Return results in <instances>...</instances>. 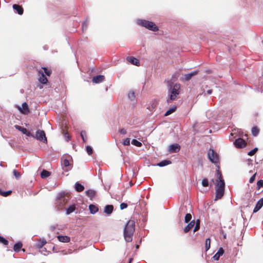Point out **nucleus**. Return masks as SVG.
I'll list each match as a JSON object with an SVG mask.
<instances>
[{
  "label": "nucleus",
  "mask_w": 263,
  "mask_h": 263,
  "mask_svg": "<svg viewBox=\"0 0 263 263\" xmlns=\"http://www.w3.org/2000/svg\"><path fill=\"white\" fill-rule=\"evenodd\" d=\"M135 222L134 220H129L127 221L123 230V235L126 242H131L133 240V235L135 232Z\"/></svg>",
  "instance_id": "f257e3e1"
},
{
  "label": "nucleus",
  "mask_w": 263,
  "mask_h": 263,
  "mask_svg": "<svg viewBox=\"0 0 263 263\" xmlns=\"http://www.w3.org/2000/svg\"><path fill=\"white\" fill-rule=\"evenodd\" d=\"M172 82L170 81H167L168 86V97L166 100L168 103H170L171 101L176 99L177 96L179 94V89L180 88V85L179 83H176L172 85Z\"/></svg>",
  "instance_id": "f03ea898"
},
{
  "label": "nucleus",
  "mask_w": 263,
  "mask_h": 263,
  "mask_svg": "<svg viewBox=\"0 0 263 263\" xmlns=\"http://www.w3.org/2000/svg\"><path fill=\"white\" fill-rule=\"evenodd\" d=\"M136 22L138 25L144 27L149 30L153 31H157L158 30V27L153 22L145 20L138 19Z\"/></svg>",
  "instance_id": "7ed1b4c3"
},
{
  "label": "nucleus",
  "mask_w": 263,
  "mask_h": 263,
  "mask_svg": "<svg viewBox=\"0 0 263 263\" xmlns=\"http://www.w3.org/2000/svg\"><path fill=\"white\" fill-rule=\"evenodd\" d=\"M70 198L68 196L66 195L64 193L59 194L57 199V205L59 210L62 209L68 202Z\"/></svg>",
  "instance_id": "20e7f679"
},
{
  "label": "nucleus",
  "mask_w": 263,
  "mask_h": 263,
  "mask_svg": "<svg viewBox=\"0 0 263 263\" xmlns=\"http://www.w3.org/2000/svg\"><path fill=\"white\" fill-rule=\"evenodd\" d=\"M217 173V179H216V184L215 185V187L219 188V189H223L225 188V182L224 180L222 178V176L221 173L219 170L216 171Z\"/></svg>",
  "instance_id": "39448f33"
},
{
  "label": "nucleus",
  "mask_w": 263,
  "mask_h": 263,
  "mask_svg": "<svg viewBox=\"0 0 263 263\" xmlns=\"http://www.w3.org/2000/svg\"><path fill=\"white\" fill-rule=\"evenodd\" d=\"M207 155L208 159L213 163L216 164L219 162L218 155L215 153L213 149H210Z\"/></svg>",
  "instance_id": "423d86ee"
},
{
  "label": "nucleus",
  "mask_w": 263,
  "mask_h": 263,
  "mask_svg": "<svg viewBox=\"0 0 263 263\" xmlns=\"http://www.w3.org/2000/svg\"><path fill=\"white\" fill-rule=\"evenodd\" d=\"M33 138L43 142L44 143H47V139L46 137L45 133L44 130L39 129L37 130L35 133V135Z\"/></svg>",
  "instance_id": "0eeeda50"
},
{
  "label": "nucleus",
  "mask_w": 263,
  "mask_h": 263,
  "mask_svg": "<svg viewBox=\"0 0 263 263\" xmlns=\"http://www.w3.org/2000/svg\"><path fill=\"white\" fill-rule=\"evenodd\" d=\"M14 127L15 128V129H16L18 130L21 132L23 134L25 135L27 137H34V135L33 134H31L26 128H24L23 126H19V125H15L14 126Z\"/></svg>",
  "instance_id": "6e6552de"
},
{
  "label": "nucleus",
  "mask_w": 263,
  "mask_h": 263,
  "mask_svg": "<svg viewBox=\"0 0 263 263\" xmlns=\"http://www.w3.org/2000/svg\"><path fill=\"white\" fill-rule=\"evenodd\" d=\"M234 144L237 148H242L246 146V142L243 139L238 138L234 142Z\"/></svg>",
  "instance_id": "1a4fd4ad"
},
{
  "label": "nucleus",
  "mask_w": 263,
  "mask_h": 263,
  "mask_svg": "<svg viewBox=\"0 0 263 263\" xmlns=\"http://www.w3.org/2000/svg\"><path fill=\"white\" fill-rule=\"evenodd\" d=\"M22 107H18L19 111L24 115H27L30 112L29 108L27 102L22 103Z\"/></svg>",
  "instance_id": "9d476101"
},
{
  "label": "nucleus",
  "mask_w": 263,
  "mask_h": 263,
  "mask_svg": "<svg viewBox=\"0 0 263 263\" xmlns=\"http://www.w3.org/2000/svg\"><path fill=\"white\" fill-rule=\"evenodd\" d=\"M180 149V146L179 144L175 143L171 144L168 148V152L170 153H178Z\"/></svg>",
  "instance_id": "9b49d317"
},
{
  "label": "nucleus",
  "mask_w": 263,
  "mask_h": 263,
  "mask_svg": "<svg viewBox=\"0 0 263 263\" xmlns=\"http://www.w3.org/2000/svg\"><path fill=\"white\" fill-rule=\"evenodd\" d=\"M215 190L216 192L215 200H217L218 199L221 198V197L223 196L224 193V189L215 187Z\"/></svg>",
  "instance_id": "f8f14e48"
},
{
  "label": "nucleus",
  "mask_w": 263,
  "mask_h": 263,
  "mask_svg": "<svg viewBox=\"0 0 263 263\" xmlns=\"http://www.w3.org/2000/svg\"><path fill=\"white\" fill-rule=\"evenodd\" d=\"M39 73L41 74L38 79L39 82L42 84H46L48 82V80L44 75L43 71L42 70H39Z\"/></svg>",
  "instance_id": "ddd939ff"
},
{
  "label": "nucleus",
  "mask_w": 263,
  "mask_h": 263,
  "mask_svg": "<svg viewBox=\"0 0 263 263\" xmlns=\"http://www.w3.org/2000/svg\"><path fill=\"white\" fill-rule=\"evenodd\" d=\"M105 79V77L103 75H97L92 78V82L95 83H99L103 82Z\"/></svg>",
  "instance_id": "4468645a"
},
{
  "label": "nucleus",
  "mask_w": 263,
  "mask_h": 263,
  "mask_svg": "<svg viewBox=\"0 0 263 263\" xmlns=\"http://www.w3.org/2000/svg\"><path fill=\"white\" fill-rule=\"evenodd\" d=\"M57 238L59 241L64 243L68 242L70 240V237L66 235H58Z\"/></svg>",
  "instance_id": "2eb2a0df"
},
{
  "label": "nucleus",
  "mask_w": 263,
  "mask_h": 263,
  "mask_svg": "<svg viewBox=\"0 0 263 263\" xmlns=\"http://www.w3.org/2000/svg\"><path fill=\"white\" fill-rule=\"evenodd\" d=\"M127 60L134 65L139 66L140 64L139 60L133 57H128Z\"/></svg>",
  "instance_id": "dca6fc26"
},
{
  "label": "nucleus",
  "mask_w": 263,
  "mask_h": 263,
  "mask_svg": "<svg viewBox=\"0 0 263 263\" xmlns=\"http://www.w3.org/2000/svg\"><path fill=\"white\" fill-rule=\"evenodd\" d=\"M114 210V206L112 205L108 204L104 206V212L107 215H110Z\"/></svg>",
  "instance_id": "f3484780"
},
{
  "label": "nucleus",
  "mask_w": 263,
  "mask_h": 263,
  "mask_svg": "<svg viewBox=\"0 0 263 263\" xmlns=\"http://www.w3.org/2000/svg\"><path fill=\"white\" fill-rule=\"evenodd\" d=\"M171 163H172V161L171 160H168V159H165V160H163L158 162L155 165L158 166L159 167H164V166H165L169 164H171Z\"/></svg>",
  "instance_id": "a211bd4d"
},
{
  "label": "nucleus",
  "mask_w": 263,
  "mask_h": 263,
  "mask_svg": "<svg viewBox=\"0 0 263 263\" xmlns=\"http://www.w3.org/2000/svg\"><path fill=\"white\" fill-rule=\"evenodd\" d=\"M12 7L19 15H22L23 14L24 10L21 6L18 4H13Z\"/></svg>",
  "instance_id": "6ab92c4d"
},
{
  "label": "nucleus",
  "mask_w": 263,
  "mask_h": 263,
  "mask_svg": "<svg viewBox=\"0 0 263 263\" xmlns=\"http://www.w3.org/2000/svg\"><path fill=\"white\" fill-rule=\"evenodd\" d=\"M198 73V70H195L194 71H192L190 73H187V74H185L184 75V79L185 81H189L191 79V78H192V77L195 76L196 74H197V73Z\"/></svg>",
  "instance_id": "aec40b11"
},
{
  "label": "nucleus",
  "mask_w": 263,
  "mask_h": 263,
  "mask_svg": "<svg viewBox=\"0 0 263 263\" xmlns=\"http://www.w3.org/2000/svg\"><path fill=\"white\" fill-rule=\"evenodd\" d=\"M224 253V250L222 248H220L217 253L213 256V258L215 260H218L219 257Z\"/></svg>",
  "instance_id": "412c9836"
},
{
  "label": "nucleus",
  "mask_w": 263,
  "mask_h": 263,
  "mask_svg": "<svg viewBox=\"0 0 263 263\" xmlns=\"http://www.w3.org/2000/svg\"><path fill=\"white\" fill-rule=\"evenodd\" d=\"M195 225V221L192 220L188 223L183 229L185 233H187Z\"/></svg>",
  "instance_id": "4be33fe9"
},
{
  "label": "nucleus",
  "mask_w": 263,
  "mask_h": 263,
  "mask_svg": "<svg viewBox=\"0 0 263 263\" xmlns=\"http://www.w3.org/2000/svg\"><path fill=\"white\" fill-rule=\"evenodd\" d=\"M47 243L46 240L45 238L41 239L40 240L37 241L36 242V247L38 249H42L43 246Z\"/></svg>",
  "instance_id": "5701e85b"
},
{
  "label": "nucleus",
  "mask_w": 263,
  "mask_h": 263,
  "mask_svg": "<svg viewBox=\"0 0 263 263\" xmlns=\"http://www.w3.org/2000/svg\"><path fill=\"white\" fill-rule=\"evenodd\" d=\"M89 210L90 214H95L98 211V208L95 204H90L89 205Z\"/></svg>",
  "instance_id": "b1692460"
},
{
  "label": "nucleus",
  "mask_w": 263,
  "mask_h": 263,
  "mask_svg": "<svg viewBox=\"0 0 263 263\" xmlns=\"http://www.w3.org/2000/svg\"><path fill=\"white\" fill-rule=\"evenodd\" d=\"M87 196L92 199L96 195V191L93 190H88L85 192Z\"/></svg>",
  "instance_id": "393cba45"
},
{
  "label": "nucleus",
  "mask_w": 263,
  "mask_h": 263,
  "mask_svg": "<svg viewBox=\"0 0 263 263\" xmlns=\"http://www.w3.org/2000/svg\"><path fill=\"white\" fill-rule=\"evenodd\" d=\"M74 188L78 192H81L84 190V186L79 182H76L74 185Z\"/></svg>",
  "instance_id": "a878e982"
},
{
  "label": "nucleus",
  "mask_w": 263,
  "mask_h": 263,
  "mask_svg": "<svg viewBox=\"0 0 263 263\" xmlns=\"http://www.w3.org/2000/svg\"><path fill=\"white\" fill-rule=\"evenodd\" d=\"M23 245L22 243L20 241L15 243L13 246V250L16 252H18L20 251L21 248H22Z\"/></svg>",
  "instance_id": "bb28decb"
},
{
  "label": "nucleus",
  "mask_w": 263,
  "mask_h": 263,
  "mask_svg": "<svg viewBox=\"0 0 263 263\" xmlns=\"http://www.w3.org/2000/svg\"><path fill=\"white\" fill-rule=\"evenodd\" d=\"M75 209H76V207H75L74 205H73V204L70 205L69 206H68V207L66 209V214L67 215L70 214L71 213H72L74 211Z\"/></svg>",
  "instance_id": "cd10ccee"
},
{
  "label": "nucleus",
  "mask_w": 263,
  "mask_h": 263,
  "mask_svg": "<svg viewBox=\"0 0 263 263\" xmlns=\"http://www.w3.org/2000/svg\"><path fill=\"white\" fill-rule=\"evenodd\" d=\"M50 172L44 169L41 172L40 175L41 178H46L50 175Z\"/></svg>",
  "instance_id": "c85d7f7f"
},
{
  "label": "nucleus",
  "mask_w": 263,
  "mask_h": 263,
  "mask_svg": "<svg viewBox=\"0 0 263 263\" xmlns=\"http://www.w3.org/2000/svg\"><path fill=\"white\" fill-rule=\"evenodd\" d=\"M176 109H177L176 106L175 105V106H173L172 107L170 108L169 109H168L165 112L164 116H167L172 114V113H173L174 112H175L176 111Z\"/></svg>",
  "instance_id": "c756f323"
},
{
  "label": "nucleus",
  "mask_w": 263,
  "mask_h": 263,
  "mask_svg": "<svg viewBox=\"0 0 263 263\" xmlns=\"http://www.w3.org/2000/svg\"><path fill=\"white\" fill-rule=\"evenodd\" d=\"M88 25V20L87 18H86L85 20H84L83 22V23L82 24V28L83 31H84V30H86L87 29Z\"/></svg>",
  "instance_id": "7c9ffc66"
},
{
  "label": "nucleus",
  "mask_w": 263,
  "mask_h": 263,
  "mask_svg": "<svg viewBox=\"0 0 263 263\" xmlns=\"http://www.w3.org/2000/svg\"><path fill=\"white\" fill-rule=\"evenodd\" d=\"M12 193V191L9 190L7 191H3L1 189H0V195L4 197H7L10 195Z\"/></svg>",
  "instance_id": "2f4dec72"
},
{
  "label": "nucleus",
  "mask_w": 263,
  "mask_h": 263,
  "mask_svg": "<svg viewBox=\"0 0 263 263\" xmlns=\"http://www.w3.org/2000/svg\"><path fill=\"white\" fill-rule=\"evenodd\" d=\"M210 243H211V239L209 238H206L205 239V251H207L210 248Z\"/></svg>",
  "instance_id": "473e14b6"
},
{
  "label": "nucleus",
  "mask_w": 263,
  "mask_h": 263,
  "mask_svg": "<svg viewBox=\"0 0 263 263\" xmlns=\"http://www.w3.org/2000/svg\"><path fill=\"white\" fill-rule=\"evenodd\" d=\"M252 133L254 136H256L259 133V129L256 126L252 128Z\"/></svg>",
  "instance_id": "72a5a7b5"
},
{
  "label": "nucleus",
  "mask_w": 263,
  "mask_h": 263,
  "mask_svg": "<svg viewBox=\"0 0 263 263\" xmlns=\"http://www.w3.org/2000/svg\"><path fill=\"white\" fill-rule=\"evenodd\" d=\"M80 136L81 137V138L84 142H86L87 140L86 138V132L84 130L81 131L80 133Z\"/></svg>",
  "instance_id": "f704fd0d"
},
{
  "label": "nucleus",
  "mask_w": 263,
  "mask_h": 263,
  "mask_svg": "<svg viewBox=\"0 0 263 263\" xmlns=\"http://www.w3.org/2000/svg\"><path fill=\"white\" fill-rule=\"evenodd\" d=\"M131 143L133 145L137 147H140L142 145V143L136 139H133Z\"/></svg>",
  "instance_id": "c9c22d12"
},
{
  "label": "nucleus",
  "mask_w": 263,
  "mask_h": 263,
  "mask_svg": "<svg viewBox=\"0 0 263 263\" xmlns=\"http://www.w3.org/2000/svg\"><path fill=\"white\" fill-rule=\"evenodd\" d=\"M194 226V232H196L200 229V220L198 219L197 220L196 222H195Z\"/></svg>",
  "instance_id": "e433bc0d"
},
{
  "label": "nucleus",
  "mask_w": 263,
  "mask_h": 263,
  "mask_svg": "<svg viewBox=\"0 0 263 263\" xmlns=\"http://www.w3.org/2000/svg\"><path fill=\"white\" fill-rule=\"evenodd\" d=\"M192 219V215L190 213H187L185 215V218H184V222L185 223H188L191 221Z\"/></svg>",
  "instance_id": "4c0bfd02"
},
{
  "label": "nucleus",
  "mask_w": 263,
  "mask_h": 263,
  "mask_svg": "<svg viewBox=\"0 0 263 263\" xmlns=\"http://www.w3.org/2000/svg\"><path fill=\"white\" fill-rule=\"evenodd\" d=\"M0 243L4 245H7L9 242L5 238L0 235Z\"/></svg>",
  "instance_id": "58836bf2"
},
{
  "label": "nucleus",
  "mask_w": 263,
  "mask_h": 263,
  "mask_svg": "<svg viewBox=\"0 0 263 263\" xmlns=\"http://www.w3.org/2000/svg\"><path fill=\"white\" fill-rule=\"evenodd\" d=\"M128 98L130 100H134L135 98V94L133 91H129L128 93Z\"/></svg>",
  "instance_id": "ea45409f"
},
{
  "label": "nucleus",
  "mask_w": 263,
  "mask_h": 263,
  "mask_svg": "<svg viewBox=\"0 0 263 263\" xmlns=\"http://www.w3.org/2000/svg\"><path fill=\"white\" fill-rule=\"evenodd\" d=\"M202 185L204 187H207L209 185V180L207 178H204L202 179L201 182Z\"/></svg>",
  "instance_id": "a19ab883"
},
{
  "label": "nucleus",
  "mask_w": 263,
  "mask_h": 263,
  "mask_svg": "<svg viewBox=\"0 0 263 263\" xmlns=\"http://www.w3.org/2000/svg\"><path fill=\"white\" fill-rule=\"evenodd\" d=\"M86 150L88 155H91L93 153V149L89 145L86 146Z\"/></svg>",
  "instance_id": "79ce46f5"
},
{
  "label": "nucleus",
  "mask_w": 263,
  "mask_h": 263,
  "mask_svg": "<svg viewBox=\"0 0 263 263\" xmlns=\"http://www.w3.org/2000/svg\"><path fill=\"white\" fill-rule=\"evenodd\" d=\"M256 205L261 209L263 206V197L260 198L256 203Z\"/></svg>",
  "instance_id": "37998d69"
},
{
  "label": "nucleus",
  "mask_w": 263,
  "mask_h": 263,
  "mask_svg": "<svg viewBox=\"0 0 263 263\" xmlns=\"http://www.w3.org/2000/svg\"><path fill=\"white\" fill-rule=\"evenodd\" d=\"M263 187V180H259L257 182V190H259L261 187Z\"/></svg>",
  "instance_id": "c03bdc74"
},
{
  "label": "nucleus",
  "mask_w": 263,
  "mask_h": 263,
  "mask_svg": "<svg viewBox=\"0 0 263 263\" xmlns=\"http://www.w3.org/2000/svg\"><path fill=\"white\" fill-rule=\"evenodd\" d=\"M42 68L44 69L43 72H44L46 76H50V74H51V71L50 70H49L46 67H43Z\"/></svg>",
  "instance_id": "a18cd8bd"
},
{
  "label": "nucleus",
  "mask_w": 263,
  "mask_h": 263,
  "mask_svg": "<svg viewBox=\"0 0 263 263\" xmlns=\"http://www.w3.org/2000/svg\"><path fill=\"white\" fill-rule=\"evenodd\" d=\"M62 165H63L65 167H67L69 166L70 163H69V160L67 159H64L63 163H62Z\"/></svg>",
  "instance_id": "49530a36"
},
{
  "label": "nucleus",
  "mask_w": 263,
  "mask_h": 263,
  "mask_svg": "<svg viewBox=\"0 0 263 263\" xmlns=\"http://www.w3.org/2000/svg\"><path fill=\"white\" fill-rule=\"evenodd\" d=\"M13 174L17 179H18L21 177V174L18 172L16 170L13 171Z\"/></svg>",
  "instance_id": "de8ad7c7"
},
{
  "label": "nucleus",
  "mask_w": 263,
  "mask_h": 263,
  "mask_svg": "<svg viewBox=\"0 0 263 263\" xmlns=\"http://www.w3.org/2000/svg\"><path fill=\"white\" fill-rule=\"evenodd\" d=\"M258 148L257 147L254 148L253 149L249 152L248 155L249 156H253L255 154V153L257 151Z\"/></svg>",
  "instance_id": "09e8293b"
},
{
  "label": "nucleus",
  "mask_w": 263,
  "mask_h": 263,
  "mask_svg": "<svg viewBox=\"0 0 263 263\" xmlns=\"http://www.w3.org/2000/svg\"><path fill=\"white\" fill-rule=\"evenodd\" d=\"M123 144L125 146L129 145L130 144V139L128 138L125 139L123 142Z\"/></svg>",
  "instance_id": "8fccbe9b"
},
{
  "label": "nucleus",
  "mask_w": 263,
  "mask_h": 263,
  "mask_svg": "<svg viewBox=\"0 0 263 263\" xmlns=\"http://www.w3.org/2000/svg\"><path fill=\"white\" fill-rule=\"evenodd\" d=\"M120 207L121 210H124L127 207V204L125 202H122L120 204Z\"/></svg>",
  "instance_id": "3c124183"
},
{
  "label": "nucleus",
  "mask_w": 263,
  "mask_h": 263,
  "mask_svg": "<svg viewBox=\"0 0 263 263\" xmlns=\"http://www.w3.org/2000/svg\"><path fill=\"white\" fill-rule=\"evenodd\" d=\"M256 174L255 173L251 177V178H250V180H249L250 183H252L254 181V180L255 179Z\"/></svg>",
  "instance_id": "603ef678"
},
{
  "label": "nucleus",
  "mask_w": 263,
  "mask_h": 263,
  "mask_svg": "<svg viewBox=\"0 0 263 263\" xmlns=\"http://www.w3.org/2000/svg\"><path fill=\"white\" fill-rule=\"evenodd\" d=\"M64 138H65V140L67 141H68L70 140V136H69V135L67 133H65L64 134Z\"/></svg>",
  "instance_id": "864d4df0"
},
{
  "label": "nucleus",
  "mask_w": 263,
  "mask_h": 263,
  "mask_svg": "<svg viewBox=\"0 0 263 263\" xmlns=\"http://www.w3.org/2000/svg\"><path fill=\"white\" fill-rule=\"evenodd\" d=\"M119 132L122 135H125L126 134V130L124 128L119 129Z\"/></svg>",
  "instance_id": "5fc2aeb1"
},
{
  "label": "nucleus",
  "mask_w": 263,
  "mask_h": 263,
  "mask_svg": "<svg viewBox=\"0 0 263 263\" xmlns=\"http://www.w3.org/2000/svg\"><path fill=\"white\" fill-rule=\"evenodd\" d=\"M260 209L259 207H257L256 205L253 210V213L257 212Z\"/></svg>",
  "instance_id": "6e6d98bb"
},
{
  "label": "nucleus",
  "mask_w": 263,
  "mask_h": 263,
  "mask_svg": "<svg viewBox=\"0 0 263 263\" xmlns=\"http://www.w3.org/2000/svg\"><path fill=\"white\" fill-rule=\"evenodd\" d=\"M212 93V89H209L206 91V93H205L204 95L205 94L208 95H211Z\"/></svg>",
  "instance_id": "4d7b16f0"
},
{
  "label": "nucleus",
  "mask_w": 263,
  "mask_h": 263,
  "mask_svg": "<svg viewBox=\"0 0 263 263\" xmlns=\"http://www.w3.org/2000/svg\"><path fill=\"white\" fill-rule=\"evenodd\" d=\"M55 228H56L55 226H52L50 227V230L52 231H53L55 229Z\"/></svg>",
  "instance_id": "13d9d810"
},
{
  "label": "nucleus",
  "mask_w": 263,
  "mask_h": 263,
  "mask_svg": "<svg viewBox=\"0 0 263 263\" xmlns=\"http://www.w3.org/2000/svg\"><path fill=\"white\" fill-rule=\"evenodd\" d=\"M41 253H43L44 255H45V254L44 253H43V252H46V248H42V250L41 251Z\"/></svg>",
  "instance_id": "bf43d9fd"
},
{
  "label": "nucleus",
  "mask_w": 263,
  "mask_h": 263,
  "mask_svg": "<svg viewBox=\"0 0 263 263\" xmlns=\"http://www.w3.org/2000/svg\"><path fill=\"white\" fill-rule=\"evenodd\" d=\"M248 164H251V163H252V160L251 159H249L248 160Z\"/></svg>",
  "instance_id": "052dcab7"
},
{
  "label": "nucleus",
  "mask_w": 263,
  "mask_h": 263,
  "mask_svg": "<svg viewBox=\"0 0 263 263\" xmlns=\"http://www.w3.org/2000/svg\"><path fill=\"white\" fill-rule=\"evenodd\" d=\"M132 260H133V258H130L129 259V261H128V263H130Z\"/></svg>",
  "instance_id": "680f3d73"
},
{
  "label": "nucleus",
  "mask_w": 263,
  "mask_h": 263,
  "mask_svg": "<svg viewBox=\"0 0 263 263\" xmlns=\"http://www.w3.org/2000/svg\"><path fill=\"white\" fill-rule=\"evenodd\" d=\"M133 185V184L132 182V181H130V182H129V187H131Z\"/></svg>",
  "instance_id": "e2e57ef3"
},
{
  "label": "nucleus",
  "mask_w": 263,
  "mask_h": 263,
  "mask_svg": "<svg viewBox=\"0 0 263 263\" xmlns=\"http://www.w3.org/2000/svg\"><path fill=\"white\" fill-rule=\"evenodd\" d=\"M136 249H138L139 248V245H137L136 246Z\"/></svg>",
  "instance_id": "0e129e2a"
},
{
  "label": "nucleus",
  "mask_w": 263,
  "mask_h": 263,
  "mask_svg": "<svg viewBox=\"0 0 263 263\" xmlns=\"http://www.w3.org/2000/svg\"><path fill=\"white\" fill-rule=\"evenodd\" d=\"M223 237H224V238H226V235H223Z\"/></svg>",
  "instance_id": "69168bd1"
},
{
  "label": "nucleus",
  "mask_w": 263,
  "mask_h": 263,
  "mask_svg": "<svg viewBox=\"0 0 263 263\" xmlns=\"http://www.w3.org/2000/svg\"><path fill=\"white\" fill-rule=\"evenodd\" d=\"M194 128H195V124L194 125Z\"/></svg>",
  "instance_id": "338daca9"
},
{
  "label": "nucleus",
  "mask_w": 263,
  "mask_h": 263,
  "mask_svg": "<svg viewBox=\"0 0 263 263\" xmlns=\"http://www.w3.org/2000/svg\"><path fill=\"white\" fill-rule=\"evenodd\" d=\"M213 181H214V180H213V179H212V180H211V182H213Z\"/></svg>",
  "instance_id": "774afa93"
}]
</instances>
